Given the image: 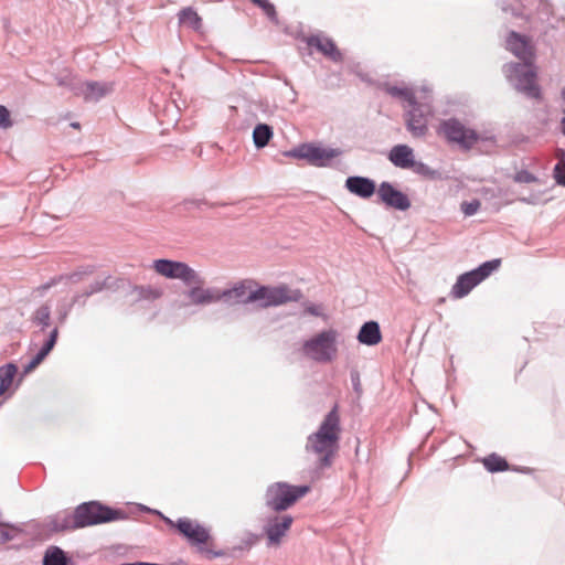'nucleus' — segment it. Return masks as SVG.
I'll return each instance as SVG.
<instances>
[{
	"instance_id": "cd10ccee",
	"label": "nucleus",
	"mask_w": 565,
	"mask_h": 565,
	"mask_svg": "<svg viewBox=\"0 0 565 565\" xmlns=\"http://www.w3.org/2000/svg\"><path fill=\"white\" fill-rule=\"evenodd\" d=\"M303 313L305 315H310V316H313V317H319V318H322L324 320L328 319L327 315L324 313V308L322 305H317V303H312V302H306L303 303Z\"/></svg>"
},
{
	"instance_id": "bb28decb",
	"label": "nucleus",
	"mask_w": 565,
	"mask_h": 565,
	"mask_svg": "<svg viewBox=\"0 0 565 565\" xmlns=\"http://www.w3.org/2000/svg\"><path fill=\"white\" fill-rule=\"evenodd\" d=\"M67 558L58 547H50L44 556L43 565H66Z\"/></svg>"
},
{
	"instance_id": "412c9836",
	"label": "nucleus",
	"mask_w": 565,
	"mask_h": 565,
	"mask_svg": "<svg viewBox=\"0 0 565 565\" xmlns=\"http://www.w3.org/2000/svg\"><path fill=\"white\" fill-rule=\"evenodd\" d=\"M309 45L333 61H339L341 58L340 51L330 39L319 36L311 38L309 40Z\"/></svg>"
},
{
	"instance_id": "c85d7f7f",
	"label": "nucleus",
	"mask_w": 565,
	"mask_h": 565,
	"mask_svg": "<svg viewBox=\"0 0 565 565\" xmlns=\"http://www.w3.org/2000/svg\"><path fill=\"white\" fill-rule=\"evenodd\" d=\"M255 6L259 7L264 13L271 20H276L277 12L275 6L268 0H250Z\"/></svg>"
},
{
	"instance_id": "39448f33",
	"label": "nucleus",
	"mask_w": 565,
	"mask_h": 565,
	"mask_svg": "<svg viewBox=\"0 0 565 565\" xmlns=\"http://www.w3.org/2000/svg\"><path fill=\"white\" fill-rule=\"evenodd\" d=\"M338 337L334 329H327L307 339L301 348V354L318 363H330L338 356Z\"/></svg>"
},
{
	"instance_id": "c756f323",
	"label": "nucleus",
	"mask_w": 565,
	"mask_h": 565,
	"mask_svg": "<svg viewBox=\"0 0 565 565\" xmlns=\"http://www.w3.org/2000/svg\"><path fill=\"white\" fill-rule=\"evenodd\" d=\"M12 124L10 111L7 107L0 105V128L9 129L12 127Z\"/></svg>"
},
{
	"instance_id": "5701e85b",
	"label": "nucleus",
	"mask_w": 565,
	"mask_h": 565,
	"mask_svg": "<svg viewBox=\"0 0 565 565\" xmlns=\"http://www.w3.org/2000/svg\"><path fill=\"white\" fill-rule=\"evenodd\" d=\"M57 338V330L54 329L51 332L50 339L45 342L42 349L36 353V355L30 361V363L25 366V372L29 373L33 371L40 363L46 358V355L54 348Z\"/></svg>"
},
{
	"instance_id": "4be33fe9",
	"label": "nucleus",
	"mask_w": 565,
	"mask_h": 565,
	"mask_svg": "<svg viewBox=\"0 0 565 565\" xmlns=\"http://www.w3.org/2000/svg\"><path fill=\"white\" fill-rule=\"evenodd\" d=\"M386 93L393 97L401 98L407 102L408 106L415 105L419 98H422V88L419 90H413L408 87L387 86Z\"/></svg>"
},
{
	"instance_id": "a19ab883",
	"label": "nucleus",
	"mask_w": 565,
	"mask_h": 565,
	"mask_svg": "<svg viewBox=\"0 0 565 565\" xmlns=\"http://www.w3.org/2000/svg\"><path fill=\"white\" fill-rule=\"evenodd\" d=\"M495 264H497V268H498L500 266V259L497 258Z\"/></svg>"
},
{
	"instance_id": "f257e3e1",
	"label": "nucleus",
	"mask_w": 565,
	"mask_h": 565,
	"mask_svg": "<svg viewBox=\"0 0 565 565\" xmlns=\"http://www.w3.org/2000/svg\"><path fill=\"white\" fill-rule=\"evenodd\" d=\"M505 46L520 63H509L502 71L509 83L526 97L541 98V89L536 84V68L534 66L535 49L532 40L516 32H510L505 40Z\"/></svg>"
},
{
	"instance_id": "423d86ee",
	"label": "nucleus",
	"mask_w": 565,
	"mask_h": 565,
	"mask_svg": "<svg viewBox=\"0 0 565 565\" xmlns=\"http://www.w3.org/2000/svg\"><path fill=\"white\" fill-rule=\"evenodd\" d=\"M423 96L404 115L405 125L414 138H423L428 134V122L434 117V107L431 103L430 90L422 88Z\"/></svg>"
},
{
	"instance_id": "c9c22d12",
	"label": "nucleus",
	"mask_w": 565,
	"mask_h": 565,
	"mask_svg": "<svg viewBox=\"0 0 565 565\" xmlns=\"http://www.w3.org/2000/svg\"><path fill=\"white\" fill-rule=\"evenodd\" d=\"M483 465L490 472H494V455L491 454L487 458H484Z\"/></svg>"
},
{
	"instance_id": "aec40b11",
	"label": "nucleus",
	"mask_w": 565,
	"mask_h": 565,
	"mask_svg": "<svg viewBox=\"0 0 565 565\" xmlns=\"http://www.w3.org/2000/svg\"><path fill=\"white\" fill-rule=\"evenodd\" d=\"M358 340L365 345H376L382 341L380 326L375 321L365 322L358 334Z\"/></svg>"
},
{
	"instance_id": "4468645a",
	"label": "nucleus",
	"mask_w": 565,
	"mask_h": 565,
	"mask_svg": "<svg viewBox=\"0 0 565 565\" xmlns=\"http://www.w3.org/2000/svg\"><path fill=\"white\" fill-rule=\"evenodd\" d=\"M294 519L291 515H274L268 518L264 526V532L267 536L269 545H279L282 537L287 534Z\"/></svg>"
},
{
	"instance_id": "b1692460",
	"label": "nucleus",
	"mask_w": 565,
	"mask_h": 565,
	"mask_svg": "<svg viewBox=\"0 0 565 565\" xmlns=\"http://www.w3.org/2000/svg\"><path fill=\"white\" fill-rule=\"evenodd\" d=\"M178 19L181 25L188 26L194 31H199L202 28L201 17L191 7L180 10L178 13Z\"/></svg>"
},
{
	"instance_id": "f3484780",
	"label": "nucleus",
	"mask_w": 565,
	"mask_h": 565,
	"mask_svg": "<svg viewBox=\"0 0 565 565\" xmlns=\"http://www.w3.org/2000/svg\"><path fill=\"white\" fill-rule=\"evenodd\" d=\"M390 161L398 168L411 169L415 166L414 151L407 145L394 146L388 154Z\"/></svg>"
},
{
	"instance_id": "2f4dec72",
	"label": "nucleus",
	"mask_w": 565,
	"mask_h": 565,
	"mask_svg": "<svg viewBox=\"0 0 565 565\" xmlns=\"http://www.w3.org/2000/svg\"><path fill=\"white\" fill-rule=\"evenodd\" d=\"M17 530L12 526L0 524V543L8 542L15 536Z\"/></svg>"
},
{
	"instance_id": "20e7f679",
	"label": "nucleus",
	"mask_w": 565,
	"mask_h": 565,
	"mask_svg": "<svg viewBox=\"0 0 565 565\" xmlns=\"http://www.w3.org/2000/svg\"><path fill=\"white\" fill-rule=\"evenodd\" d=\"M163 520L171 529H175L192 546L196 547L198 552L204 554L207 558L225 555L223 551L215 550V543L210 530L198 521L189 518H181L177 521H172L169 518H163Z\"/></svg>"
},
{
	"instance_id": "a878e982",
	"label": "nucleus",
	"mask_w": 565,
	"mask_h": 565,
	"mask_svg": "<svg viewBox=\"0 0 565 565\" xmlns=\"http://www.w3.org/2000/svg\"><path fill=\"white\" fill-rule=\"evenodd\" d=\"M273 136L271 128L268 125L259 124L253 131L254 143L257 148L265 147Z\"/></svg>"
},
{
	"instance_id": "9d476101",
	"label": "nucleus",
	"mask_w": 565,
	"mask_h": 565,
	"mask_svg": "<svg viewBox=\"0 0 565 565\" xmlns=\"http://www.w3.org/2000/svg\"><path fill=\"white\" fill-rule=\"evenodd\" d=\"M494 270V260L483 263L477 269L460 275L451 288V297L460 299L467 296L477 285L488 278Z\"/></svg>"
},
{
	"instance_id": "72a5a7b5",
	"label": "nucleus",
	"mask_w": 565,
	"mask_h": 565,
	"mask_svg": "<svg viewBox=\"0 0 565 565\" xmlns=\"http://www.w3.org/2000/svg\"><path fill=\"white\" fill-rule=\"evenodd\" d=\"M479 207H480V202L479 201L465 202L461 205L462 212L466 215L475 214L478 211Z\"/></svg>"
},
{
	"instance_id": "ea45409f",
	"label": "nucleus",
	"mask_w": 565,
	"mask_h": 565,
	"mask_svg": "<svg viewBox=\"0 0 565 565\" xmlns=\"http://www.w3.org/2000/svg\"><path fill=\"white\" fill-rule=\"evenodd\" d=\"M71 126L75 129H79V124L78 122H72Z\"/></svg>"
},
{
	"instance_id": "58836bf2",
	"label": "nucleus",
	"mask_w": 565,
	"mask_h": 565,
	"mask_svg": "<svg viewBox=\"0 0 565 565\" xmlns=\"http://www.w3.org/2000/svg\"><path fill=\"white\" fill-rule=\"evenodd\" d=\"M561 126H562V132L565 135V110H564V116L561 120Z\"/></svg>"
},
{
	"instance_id": "4c0bfd02",
	"label": "nucleus",
	"mask_w": 565,
	"mask_h": 565,
	"mask_svg": "<svg viewBox=\"0 0 565 565\" xmlns=\"http://www.w3.org/2000/svg\"><path fill=\"white\" fill-rule=\"evenodd\" d=\"M103 287H104V284H102V282H96V284L94 285V287H92L90 291H89V292H87V295H92V294H94V292L100 291V290L103 289Z\"/></svg>"
},
{
	"instance_id": "dca6fc26",
	"label": "nucleus",
	"mask_w": 565,
	"mask_h": 565,
	"mask_svg": "<svg viewBox=\"0 0 565 565\" xmlns=\"http://www.w3.org/2000/svg\"><path fill=\"white\" fill-rule=\"evenodd\" d=\"M345 188L349 192L362 199L371 198L376 190L374 181L364 177H349L345 181Z\"/></svg>"
},
{
	"instance_id": "6ab92c4d",
	"label": "nucleus",
	"mask_w": 565,
	"mask_h": 565,
	"mask_svg": "<svg viewBox=\"0 0 565 565\" xmlns=\"http://www.w3.org/2000/svg\"><path fill=\"white\" fill-rule=\"evenodd\" d=\"M113 86L106 83L86 82L81 87V94L87 102H95L111 92Z\"/></svg>"
},
{
	"instance_id": "9b49d317",
	"label": "nucleus",
	"mask_w": 565,
	"mask_h": 565,
	"mask_svg": "<svg viewBox=\"0 0 565 565\" xmlns=\"http://www.w3.org/2000/svg\"><path fill=\"white\" fill-rule=\"evenodd\" d=\"M341 151L333 148H323L313 143H303L288 152V156L298 159H306L316 167H326L331 160L339 157Z\"/></svg>"
},
{
	"instance_id": "7ed1b4c3",
	"label": "nucleus",
	"mask_w": 565,
	"mask_h": 565,
	"mask_svg": "<svg viewBox=\"0 0 565 565\" xmlns=\"http://www.w3.org/2000/svg\"><path fill=\"white\" fill-rule=\"evenodd\" d=\"M126 514L118 509H111L99 502L90 501L78 505L73 513L57 514L51 527L54 531L74 530L100 523L124 520Z\"/></svg>"
},
{
	"instance_id": "f03ea898",
	"label": "nucleus",
	"mask_w": 565,
	"mask_h": 565,
	"mask_svg": "<svg viewBox=\"0 0 565 565\" xmlns=\"http://www.w3.org/2000/svg\"><path fill=\"white\" fill-rule=\"evenodd\" d=\"M341 424L338 405L324 416L318 429L308 436L306 450L317 458L320 469L332 466L340 449Z\"/></svg>"
},
{
	"instance_id": "e433bc0d",
	"label": "nucleus",
	"mask_w": 565,
	"mask_h": 565,
	"mask_svg": "<svg viewBox=\"0 0 565 565\" xmlns=\"http://www.w3.org/2000/svg\"><path fill=\"white\" fill-rule=\"evenodd\" d=\"M508 469V462L505 459L497 456V472L498 471H504Z\"/></svg>"
},
{
	"instance_id": "1a4fd4ad",
	"label": "nucleus",
	"mask_w": 565,
	"mask_h": 565,
	"mask_svg": "<svg viewBox=\"0 0 565 565\" xmlns=\"http://www.w3.org/2000/svg\"><path fill=\"white\" fill-rule=\"evenodd\" d=\"M152 268L158 275L168 279H180L188 286L203 284L199 273L183 262L156 259L152 263Z\"/></svg>"
},
{
	"instance_id": "ddd939ff",
	"label": "nucleus",
	"mask_w": 565,
	"mask_h": 565,
	"mask_svg": "<svg viewBox=\"0 0 565 565\" xmlns=\"http://www.w3.org/2000/svg\"><path fill=\"white\" fill-rule=\"evenodd\" d=\"M257 287V281L254 279H243L235 282L231 288L221 291L222 300L233 303H252L253 292Z\"/></svg>"
},
{
	"instance_id": "79ce46f5",
	"label": "nucleus",
	"mask_w": 565,
	"mask_h": 565,
	"mask_svg": "<svg viewBox=\"0 0 565 565\" xmlns=\"http://www.w3.org/2000/svg\"><path fill=\"white\" fill-rule=\"evenodd\" d=\"M160 295H161V292L157 291V292H156V295H154V297H157V298H158V297H160Z\"/></svg>"
},
{
	"instance_id": "a211bd4d",
	"label": "nucleus",
	"mask_w": 565,
	"mask_h": 565,
	"mask_svg": "<svg viewBox=\"0 0 565 565\" xmlns=\"http://www.w3.org/2000/svg\"><path fill=\"white\" fill-rule=\"evenodd\" d=\"M188 297L193 305H209L222 300L221 290L204 289L200 285L191 288Z\"/></svg>"
},
{
	"instance_id": "f704fd0d",
	"label": "nucleus",
	"mask_w": 565,
	"mask_h": 565,
	"mask_svg": "<svg viewBox=\"0 0 565 565\" xmlns=\"http://www.w3.org/2000/svg\"><path fill=\"white\" fill-rule=\"evenodd\" d=\"M536 180L537 179L532 173H530L527 171L518 172L515 175V181L522 182V183H531V182H535Z\"/></svg>"
},
{
	"instance_id": "473e14b6",
	"label": "nucleus",
	"mask_w": 565,
	"mask_h": 565,
	"mask_svg": "<svg viewBox=\"0 0 565 565\" xmlns=\"http://www.w3.org/2000/svg\"><path fill=\"white\" fill-rule=\"evenodd\" d=\"M554 178L558 184L565 185V161L555 166Z\"/></svg>"
},
{
	"instance_id": "7c9ffc66",
	"label": "nucleus",
	"mask_w": 565,
	"mask_h": 565,
	"mask_svg": "<svg viewBox=\"0 0 565 565\" xmlns=\"http://www.w3.org/2000/svg\"><path fill=\"white\" fill-rule=\"evenodd\" d=\"M50 308L47 306L40 307L35 312V320L43 326H47L50 321Z\"/></svg>"
},
{
	"instance_id": "393cba45",
	"label": "nucleus",
	"mask_w": 565,
	"mask_h": 565,
	"mask_svg": "<svg viewBox=\"0 0 565 565\" xmlns=\"http://www.w3.org/2000/svg\"><path fill=\"white\" fill-rule=\"evenodd\" d=\"M18 373V367L13 363H8L0 367V395L6 394L13 384Z\"/></svg>"
},
{
	"instance_id": "f8f14e48",
	"label": "nucleus",
	"mask_w": 565,
	"mask_h": 565,
	"mask_svg": "<svg viewBox=\"0 0 565 565\" xmlns=\"http://www.w3.org/2000/svg\"><path fill=\"white\" fill-rule=\"evenodd\" d=\"M437 134L446 138L449 142L459 143L465 148L471 147L477 140L476 132L466 128L455 118L441 120L437 127Z\"/></svg>"
},
{
	"instance_id": "0eeeda50",
	"label": "nucleus",
	"mask_w": 565,
	"mask_h": 565,
	"mask_svg": "<svg viewBox=\"0 0 565 565\" xmlns=\"http://www.w3.org/2000/svg\"><path fill=\"white\" fill-rule=\"evenodd\" d=\"M309 491V486H291L286 482H275L266 490V505L276 512L285 511Z\"/></svg>"
},
{
	"instance_id": "2eb2a0df",
	"label": "nucleus",
	"mask_w": 565,
	"mask_h": 565,
	"mask_svg": "<svg viewBox=\"0 0 565 565\" xmlns=\"http://www.w3.org/2000/svg\"><path fill=\"white\" fill-rule=\"evenodd\" d=\"M380 200L387 206L405 211L411 206L406 194L395 189L391 183L383 182L377 190Z\"/></svg>"
},
{
	"instance_id": "6e6552de",
	"label": "nucleus",
	"mask_w": 565,
	"mask_h": 565,
	"mask_svg": "<svg viewBox=\"0 0 565 565\" xmlns=\"http://www.w3.org/2000/svg\"><path fill=\"white\" fill-rule=\"evenodd\" d=\"M301 297L300 290L291 289L285 284L278 286H260L257 284L252 299L255 300V302H260L262 307L268 308L296 302L299 301Z\"/></svg>"
}]
</instances>
